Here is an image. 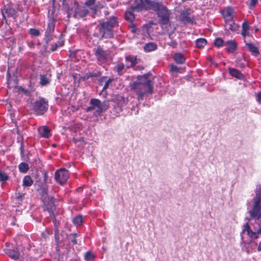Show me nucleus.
I'll list each match as a JSON object with an SVG mask.
<instances>
[{
    "instance_id": "f257e3e1",
    "label": "nucleus",
    "mask_w": 261,
    "mask_h": 261,
    "mask_svg": "<svg viewBox=\"0 0 261 261\" xmlns=\"http://www.w3.org/2000/svg\"><path fill=\"white\" fill-rule=\"evenodd\" d=\"M150 72L138 75L137 80L130 83V90L134 92L139 101L143 100L145 96L153 93L154 83L149 78Z\"/></svg>"
},
{
    "instance_id": "f03ea898",
    "label": "nucleus",
    "mask_w": 261,
    "mask_h": 261,
    "mask_svg": "<svg viewBox=\"0 0 261 261\" xmlns=\"http://www.w3.org/2000/svg\"><path fill=\"white\" fill-rule=\"evenodd\" d=\"M118 25L117 17H111L108 20L100 22L96 28L93 35L99 40L112 38L114 36L113 29Z\"/></svg>"
},
{
    "instance_id": "7ed1b4c3",
    "label": "nucleus",
    "mask_w": 261,
    "mask_h": 261,
    "mask_svg": "<svg viewBox=\"0 0 261 261\" xmlns=\"http://www.w3.org/2000/svg\"><path fill=\"white\" fill-rule=\"evenodd\" d=\"M147 4L151 10L156 13L159 18V23L161 25L168 24L170 21V11L167 7L163 5L161 2H156L152 0H147Z\"/></svg>"
},
{
    "instance_id": "20e7f679",
    "label": "nucleus",
    "mask_w": 261,
    "mask_h": 261,
    "mask_svg": "<svg viewBox=\"0 0 261 261\" xmlns=\"http://www.w3.org/2000/svg\"><path fill=\"white\" fill-rule=\"evenodd\" d=\"M89 105L90 106L86 109V112H93V115L96 117L100 116L109 107L108 101H101L97 98H91Z\"/></svg>"
},
{
    "instance_id": "39448f33",
    "label": "nucleus",
    "mask_w": 261,
    "mask_h": 261,
    "mask_svg": "<svg viewBox=\"0 0 261 261\" xmlns=\"http://www.w3.org/2000/svg\"><path fill=\"white\" fill-rule=\"evenodd\" d=\"M64 8L66 10L68 17L72 15L75 18H83L89 13L88 10L84 6L80 5L75 0L71 2L70 5H68Z\"/></svg>"
},
{
    "instance_id": "423d86ee",
    "label": "nucleus",
    "mask_w": 261,
    "mask_h": 261,
    "mask_svg": "<svg viewBox=\"0 0 261 261\" xmlns=\"http://www.w3.org/2000/svg\"><path fill=\"white\" fill-rule=\"evenodd\" d=\"M253 205L251 210L249 211L250 216V219H254L256 224L261 223L259 218L261 217V189L256 194L253 198Z\"/></svg>"
},
{
    "instance_id": "0eeeda50",
    "label": "nucleus",
    "mask_w": 261,
    "mask_h": 261,
    "mask_svg": "<svg viewBox=\"0 0 261 261\" xmlns=\"http://www.w3.org/2000/svg\"><path fill=\"white\" fill-rule=\"evenodd\" d=\"M258 228L253 227L254 231L252 230L248 222L246 223L243 225V229L241 232V239L243 240V234L246 233L250 239L249 244L253 243L256 245V240L259 238V234L261 233V223L257 224Z\"/></svg>"
},
{
    "instance_id": "6e6552de",
    "label": "nucleus",
    "mask_w": 261,
    "mask_h": 261,
    "mask_svg": "<svg viewBox=\"0 0 261 261\" xmlns=\"http://www.w3.org/2000/svg\"><path fill=\"white\" fill-rule=\"evenodd\" d=\"M48 108V102L44 98L36 100L33 105V109L38 115H43L47 111Z\"/></svg>"
},
{
    "instance_id": "1a4fd4ad",
    "label": "nucleus",
    "mask_w": 261,
    "mask_h": 261,
    "mask_svg": "<svg viewBox=\"0 0 261 261\" xmlns=\"http://www.w3.org/2000/svg\"><path fill=\"white\" fill-rule=\"evenodd\" d=\"M56 22V19H55L53 16L49 17L47 27L45 31L44 37V39L46 44H48V43L54 39L55 36L54 33L55 31Z\"/></svg>"
},
{
    "instance_id": "9d476101",
    "label": "nucleus",
    "mask_w": 261,
    "mask_h": 261,
    "mask_svg": "<svg viewBox=\"0 0 261 261\" xmlns=\"http://www.w3.org/2000/svg\"><path fill=\"white\" fill-rule=\"evenodd\" d=\"M96 57L98 64H101L106 63L108 60V54L100 46H98L93 50Z\"/></svg>"
},
{
    "instance_id": "9b49d317",
    "label": "nucleus",
    "mask_w": 261,
    "mask_h": 261,
    "mask_svg": "<svg viewBox=\"0 0 261 261\" xmlns=\"http://www.w3.org/2000/svg\"><path fill=\"white\" fill-rule=\"evenodd\" d=\"M4 251L10 257L15 260L19 258L20 254L18 249L17 247H13L9 243H6Z\"/></svg>"
},
{
    "instance_id": "f8f14e48",
    "label": "nucleus",
    "mask_w": 261,
    "mask_h": 261,
    "mask_svg": "<svg viewBox=\"0 0 261 261\" xmlns=\"http://www.w3.org/2000/svg\"><path fill=\"white\" fill-rule=\"evenodd\" d=\"M69 172L64 168H61L56 171L55 174V179L59 184H64L69 178Z\"/></svg>"
},
{
    "instance_id": "ddd939ff",
    "label": "nucleus",
    "mask_w": 261,
    "mask_h": 261,
    "mask_svg": "<svg viewBox=\"0 0 261 261\" xmlns=\"http://www.w3.org/2000/svg\"><path fill=\"white\" fill-rule=\"evenodd\" d=\"M42 201L43 202V207L44 211H47L50 216L54 215V212L56 208L54 197L47 198L42 200Z\"/></svg>"
},
{
    "instance_id": "4468645a",
    "label": "nucleus",
    "mask_w": 261,
    "mask_h": 261,
    "mask_svg": "<svg viewBox=\"0 0 261 261\" xmlns=\"http://www.w3.org/2000/svg\"><path fill=\"white\" fill-rule=\"evenodd\" d=\"M17 11L10 6H5L4 8L2 9L3 20L7 23L6 16L15 18L16 16Z\"/></svg>"
},
{
    "instance_id": "2eb2a0df",
    "label": "nucleus",
    "mask_w": 261,
    "mask_h": 261,
    "mask_svg": "<svg viewBox=\"0 0 261 261\" xmlns=\"http://www.w3.org/2000/svg\"><path fill=\"white\" fill-rule=\"evenodd\" d=\"M147 0H136V5L134 6H132L130 9L132 10H135L137 12H140L143 10H151V9H147L149 8L148 4H147Z\"/></svg>"
},
{
    "instance_id": "dca6fc26",
    "label": "nucleus",
    "mask_w": 261,
    "mask_h": 261,
    "mask_svg": "<svg viewBox=\"0 0 261 261\" xmlns=\"http://www.w3.org/2000/svg\"><path fill=\"white\" fill-rule=\"evenodd\" d=\"M191 12V10L190 9H187V10L182 11L180 14V20L185 23H193V18L189 16Z\"/></svg>"
},
{
    "instance_id": "f3484780",
    "label": "nucleus",
    "mask_w": 261,
    "mask_h": 261,
    "mask_svg": "<svg viewBox=\"0 0 261 261\" xmlns=\"http://www.w3.org/2000/svg\"><path fill=\"white\" fill-rule=\"evenodd\" d=\"M244 42L248 50L252 56H257L259 54L258 48L255 44L251 42H248L245 40H244Z\"/></svg>"
},
{
    "instance_id": "a211bd4d",
    "label": "nucleus",
    "mask_w": 261,
    "mask_h": 261,
    "mask_svg": "<svg viewBox=\"0 0 261 261\" xmlns=\"http://www.w3.org/2000/svg\"><path fill=\"white\" fill-rule=\"evenodd\" d=\"M234 9L231 7H227L225 10L223 11L222 15L226 21H230L233 19Z\"/></svg>"
},
{
    "instance_id": "6ab92c4d",
    "label": "nucleus",
    "mask_w": 261,
    "mask_h": 261,
    "mask_svg": "<svg viewBox=\"0 0 261 261\" xmlns=\"http://www.w3.org/2000/svg\"><path fill=\"white\" fill-rule=\"evenodd\" d=\"M51 81L50 75L47 74L40 75L39 84L41 86H46L50 84Z\"/></svg>"
},
{
    "instance_id": "aec40b11",
    "label": "nucleus",
    "mask_w": 261,
    "mask_h": 261,
    "mask_svg": "<svg viewBox=\"0 0 261 261\" xmlns=\"http://www.w3.org/2000/svg\"><path fill=\"white\" fill-rule=\"evenodd\" d=\"M225 45L226 46L227 51L230 53H233L237 48V43L233 40H228L226 41Z\"/></svg>"
},
{
    "instance_id": "412c9836",
    "label": "nucleus",
    "mask_w": 261,
    "mask_h": 261,
    "mask_svg": "<svg viewBox=\"0 0 261 261\" xmlns=\"http://www.w3.org/2000/svg\"><path fill=\"white\" fill-rule=\"evenodd\" d=\"M38 132L41 137L45 138H48L51 136L50 129L46 126L40 127L38 128Z\"/></svg>"
},
{
    "instance_id": "4be33fe9",
    "label": "nucleus",
    "mask_w": 261,
    "mask_h": 261,
    "mask_svg": "<svg viewBox=\"0 0 261 261\" xmlns=\"http://www.w3.org/2000/svg\"><path fill=\"white\" fill-rule=\"evenodd\" d=\"M113 81V79L109 78V79L107 80V77L106 76H103L101 77L98 80V83H99V85H102V83H103V82L105 83V85L103 86V87L102 88V91L107 89L109 88L110 84Z\"/></svg>"
},
{
    "instance_id": "5701e85b",
    "label": "nucleus",
    "mask_w": 261,
    "mask_h": 261,
    "mask_svg": "<svg viewBox=\"0 0 261 261\" xmlns=\"http://www.w3.org/2000/svg\"><path fill=\"white\" fill-rule=\"evenodd\" d=\"M128 101L127 99L122 96H119L117 98V107L120 111L125 108Z\"/></svg>"
},
{
    "instance_id": "b1692460",
    "label": "nucleus",
    "mask_w": 261,
    "mask_h": 261,
    "mask_svg": "<svg viewBox=\"0 0 261 261\" xmlns=\"http://www.w3.org/2000/svg\"><path fill=\"white\" fill-rule=\"evenodd\" d=\"M228 70H229V74L231 76H232L239 80L243 79V78L244 77L243 74L241 72V71L240 70H239L238 69H237L233 68H229Z\"/></svg>"
},
{
    "instance_id": "393cba45",
    "label": "nucleus",
    "mask_w": 261,
    "mask_h": 261,
    "mask_svg": "<svg viewBox=\"0 0 261 261\" xmlns=\"http://www.w3.org/2000/svg\"><path fill=\"white\" fill-rule=\"evenodd\" d=\"M137 57L133 56H127L125 57L126 62H129V65L126 64L125 66L127 69L134 67L137 63Z\"/></svg>"
},
{
    "instance_id": "a878e982",
    "label": "nucleus",
    "mask_w": 261,
    "mask_h": 261,
    "mask_svg": "<svg viewBox=\"0 0 261 261\" xmlns=\"http://www.w3.org/2000/svg\"><path fill=\"white\" fill-rule=\"evenodd\" d=\"M173 59L177 64H182L186 62L185 57L180 53H175L173 56Z\"/></svg>"
},
{
    "instance_id": "bb28decb",
    "label": "nucleus",
    "mask_w": 261,
    "mask_h": 261,
    "mask_svg": "<svg viewBox=\"0 0 261 261\" xmlns=\"http://www.w3.org/2000/svg\"><path fill=\"white\" fill-rule=\"evenodd\" d=\"M143 48L146 52H150L157 49V45L154 42H150L146 43Z\"/></svg>"
},
{
    "instance_id": "cd10ccee",
    "label": "nucleus",
    "mask_w": 261,
    "mask_h": 261,
    "mask_svg": "<svg viewBox=\"0 0 261 261\" xmlns=\"http://www.w3.org/2000/svg\"><path fill=\"white\" fill-rule=\"evenodd\" d=\"M64 44V41L60 38L57 43L50 44L51 47L50 49L51 51H55L58 48L62 47Z\"/></svg>"
},
{
    "instance_id": "c85d7f7f",
    "label": "nucleus",
    "mask_w": 261,
    "mask_h": 261,
    "mask_svg": "<svg viewBox=\"0 0 261 261\" xmlns=\"http://www.w3.org/2000/svg\"><path fill=\"white\" fill-rule=\"evenodd\" d=\"M33 184V180L29 175H25L22 180V186L24 187L31 186Z\"/></svg>"
},
{
    "instance_id": "c756f323",
    "label": "nucleus",
    "mask_w": 261,
    "mask_h": 261,
    "mask_svg": "<svg viewBox=\"0 0 261 261\" xmlns=\"http://www.w3.org/2000/svg\"><path fill=\"white\" fill-rule=\"evenodd\" d=\"M125 65L123 63H120L118 64L114 68V70L119 75H121L124 73Z\"/></svg>"
},
{
    "instance_id": "7c9ffc66",
    "label": "nucleus",
    "mask_w": 261,
    "mask_h": 261,
    "mask_svg": "<svg viewBox=\"0 0 261 261\" xmlns=\"http://www.w3.org/2000/svg\"><path fill=\"white\" fill-rule=\"evenodd\" d=\"M41 195L42 200L53 197V196L48 195V190L47 188L45 187H43L42 188H41Z\"/></svg>"
},
{
    "instance_id": "2f4dec72",
    "label": "nucleus",
    "mask_w": 261,
    "mask_h": 261,
    "mask_svg": "<svg viewBox=\"0 0 261 261\" xmlns=\"http://www.w3.org/2000/svg\"><path fill=\"white\" fill-rule=\"evenodd\" d=\"M125 19L129 22H133L135 19V15L132 11H126L124 14Z\"/></svg>"
},
{
    "instance_id": "473e14b6",
    "label": "nucleus",
    "mask_w": 261,
    "mask_h": 261,
    "mask_svg": "<svg viewBox=\"0 0 261 261\" xmlns=\"http://www.w3.org/2000/svg\"><path fill=\"white\" fill-rule=\"evenodd\" d=\"M77 234L76 233H72L69 234H67V239L69 242H71L73 245L77 244L76 237Z\"/></svg>"
},
{
    "instance_id": "72a5a7b5",
    "label": "nucleus",
    "mask_w": 261,
    "mask_h": 261,
    "mask_svg": "<svg viewBox=\"0 0 261 261\" xmlns=\"http://www.w3.org/2000/svg\"><path fill=\"white\" fill-rule=\"evenodd\" d=\"M18 168L19 171L23 173H27L29 169L28 164L25 162H21L19 164Z\"/></svg>"
},
{
    "instance_id": "f704fd0d",
    "label": "nucleus",
    "mask_w": 261,
    "mask_h": 261,
    "mask_svg": "<svg viewBox=\"0 0 261 261\" xmlns=\"http://www.w3.org/2000/svg\"><path fill=\"white\" fill-rule=\"evenodd\" d=\"M173 33V32L169 33L168 36H169V38L170 39H171V41L169 42H168L167 44L169 46H170V47H171L172 48H176L177 46V42L175 40L173 39V37H172Z\"/></svg>"
},
{
    "instance_id": "c9c22d12",
    "label": "nucleus",
    "mask_w": 261,
    "mask_h": 261,
    "mask_svg": "<svg viewBox=\"0 0 261 261\" xmlns=\"http://www.w3.org/2000/svg\"><path fill=\"white\" fill-rule=\"evenodd\" d=\"M207 43V41L204 38H198L196 40V45L198 48L204 47Z\"/></svg>"
},
{
    "instance_id": "e433bc0d",
    "label": "nucleus",
    "mask_w": 261,
    "mask_h": 261,
    "mask_svg": "<svg viewBox=\"0 0 261 261\" xmlns=\"http://www.w3.org/2000/svg\"><path fill=\"white\" fill-rule=\"evenodd\" d=\"M72 222L75 225L80 226L83 224V217L81 215H78L74 217Z\"/></svg>"
},
{
    "instance_id": "4c0bfd02",
    "label": "nucleus",
    "mask_w": 261,
    "mask_h": 261,
    "mask_svg": "<svg viewBox=\"0 0 261 261\" xmlns=\"http://www.w3.org/2000/svg\"><path fill=\"white\" fill-rule=\"evenodd\" d=\"M95 0H86L85 5L92 10H96L95 6Z\"/></svg>"
},
{
    "instance_id": "58836bf2",
    "label": "nucleus",
    "mask_w": 261,
    "mask_h": 261,
    "mask_svg": "<svg viewBox=\"0 0 261 261\" xmlns=\"http://www.w3.org/2000/svg\"><path fill=\"white\" fill-rule=\"evenodd\" d=\"M95 258L94 255L90 251L86 252L84 258L86 261H92Z\"/></svg>"
},
{
    "instance_id": "ea45409f",
    "label": "nucleus",
    "mask_w": 261,
    "mask_h": 261,
    "mask_svg": "<svg viewBox=\"0 0 261 261\" xmlns=\"http://www.w3.org/2000/svg\"><path fill=\"white\" fill-rule=\"evenodd\" d=\"M29 32L30 34L33 37L39 36L40 35V32L38 29L35 28H31L29 30Z\"/></svg>"
},
{
    "instance_id": "a19ab883",
    "label": "nucleus",
    "mask_w": 261,
    "mask_h": 261,
    "mask_svg": "<svg viewBox=\"0 0 261 261\" xmlns=\"http://www.w3.org/2000/svg\"><path fill=\"white\" fill-rule=\"evenodd\" d=\"M231 23L229 24L228 29L231 30V31L234 32L238 30L239 26L236 24L233 21L232 19L230 20Z\"/></svg>"
},
{
    "instance_id": "79ce46f5",
    "label": "nucleus",
    "mask_w": 261,
    "mask_h": 261,
    "mask_svg": "<svg viewBox=\"0 0 261 261\" xmlns=\"http://www.w3.org/2000/svg\"><path fill=\"white\" fill-rule=\"evenodd\" d=\"M223 40L221 38H217L214 40V44L216 46L220 47L223 44Z\"/></svg>"
},
{
    "instance_id": "37998d69",
    "label": "nucleus",
    "mask_w": 261,
    "mask_h": 261,
    "mask_svg": "<svg viewBox=\"0 0 261 261\" xmlns=\"http://www.w3.org/2000/svg\"><path fill=\"white\" fill-rule=\"evenodd\" d=\"M55 238L56 242L57 244H59L61 242V240L59 236V230L58 228L55 229Z\"/></svg>"
},
{
    "instance_id": "c03bdc74",
    "label": "nucleus",
    "mask_w": 261,
    "mask_h": 261,
    "mask_svg": "<svg viewBox=\"0 0 261 261\" xmlns=\"http://www.w3.org/2000/svg\"><path fill=\"white\" fill-rule=\"evenodd\" d=\"M9 179V176L5 173L3 172L0 170V181L5 182L8 180Z\"/></svg>"
},
{
    "instance_id": "a18cd8bd",
    "label": "nucleus",
    "mask_w": 261,
    "mask_h": 261,
    "mask_svg": "<svg viewBox=\"0 0 261 261\" xmlns=\"http://www.w3.org/2000/svg\"><path fill=\"white\" fill-rule=\"evenodd\" d=\"M90 78V72H87L83 75H81L79 77V81L80 82H84Z\"/></svg>"
},
{
    "instance_id": "49530a36",
    "label": "nucleus",
    "mask_w": 261,
    "mask_h": 261,
    "mask_svg": "<svg viewBox=\"0 0 261 261\" xmlns=\"http://www.w3.org/2000/svg\"><path fill=\"white\" fill-rule=\"evenodd\" d=\"M72 141L75 144H76V143H77L78 142H80L81 143V145L82 146H83V145H84L85 144V142L84 138H83V137L80 138V139L73 138L72 139Z\"/></svg>"
},
{
    "instance_id": "de8ad7c7",
    "label": "nucleus",
    "mask_w": 261,
    "mask_h": 261,
    "mask_svg": "<svg viewBox=\"0 0 261 261\" xmlns=\"http://www.w3.org/2000/svg\"><path fill=\"white\" fill-rule=\"evenodd\" d=\"M170 71L171 72H178L179 68L177 66L174 65L173 64H171Z\"/></svg>"
},
{
    "instance_id": "09e8293b",
    "label": "nucleus",
    "mask_w": 261,
    "mask_h": 261,
    "mask_svg": "<svg viewBox=\"0 0 261 261\" xmlns=\"http://www.w3.org/2000/svg\"><path fill=\"white\" fill-rule=\"evenodd\" d=\"M242 31H248L249 29V25L247 21H245L242 23Z\"/></svg>"
},
{
    "instance_id": "8fccbe9b",
    "label": "nucleus",
    "mask_w": 261,
    "mask_h": 261,
    "mask_svg": "<svg viewBox=\"0 0 261 261\" xmlns=\"http://www.w3.org/2000/svg\"><path fill=\"white\" fill-rule=\"evenodd\" d=\"M24 194L18 192L16 195V199L19 201H22L23 199Z\"/></svg>"
},
{
    "instance_id": "3c124183",
    "label": "nucleus",
    "mask_w": 261,
    "mask_h": 261,
    "mask_svg": "<svg viewBox=\"0 0 261 261\" xmlns=\"http://www.w3.org/2000/svg\"><path fill=\"white\" fill-rule=\"evenodd\" d=\"M101 75V73L99 71L94 72V73H91L90 72V77H99Z\"/></svg>"
},
{
    "instance_id": "603ef678",
    "label": "nucleus",
    "mask_w": 261,
    "mask_h": 261,
    "mask_svg": "<svg viewBox=\"0 0 261 261\" xmlns=\"http://www.w3.org/2000/svg\"><path fill=\"white\" fill-rule=\"evenodd\" d=\"M257 3V0H251L249 7L250 9L255 7Z\"/></svg>"
},
{
    "instance_id": "864d4df0",
    "label": "nucleus",
    "mask_w": 261,
    "mask_h": 261,
    "mask_svg": "<svg viewBox=\"0 0 261 261\" xmlns=\"http://www.w3.org/2000/svg\"><path fill=\"white\" fill-rule=\"evenodd\" d=\"M256 100L260 104H261V91L258 92L256 95Z\"/></svg>"
},
{
    "instance_id": "5fc2aeb1",
    "label": "nucleus",
    "mask_w": 261,
    "mask_h": 261,
    "mask_svg": "<svg viewBox=\"0 0 261 261\" xmlns=\"http://www.w3.org/2000/svg\"><path fill=\"white\" fill-rule=\"evenodd\" d=\"M241 35L245 38L246 36H249L250 35L248 31H242Z\"/></svg>"
},
{
    "instance_id": "6e6d98bb",
    "label": "nucleus",
    "mask_w": 261,
    "mask_h": 261,
    "mask_svg": "<svg viewBox=\"0 0 261 261\" xmlns=\"http://www.w3.org/2000/svg\"><path fill=\"white\" fill-rule=\"evenodd\" d=\"M28 45L31 47V48H33L34 47V45H35V43L33 41H29V42H28Z\"/></svg>"
},
{
    "instance_id": "4d7b16f0",
    "label": "nucleus",
    "mask_w": 261,
    "mask_h": 261,
    "mask_svg": "<svg viewBox=\"0 0 261 261\" xmlns=\"http://www.w3.org/2000/svg\"><path fill=\"white\" fill-rule=\"evenodd\" d=\"M136 31H137V28L134 24H132V32L135 33V32H136Z\"/></svg>"
},
{
    "instance_id": "13d9d810",
    "label": "nucleus",
    "mask_w": 261,
    "mask_h": 261,
    "mask_svg": "<svg viewBox=\"0 0 261 261\" xmlns=\"http://www.w3.org/2000/svg\"><path fill=\"white\" fill-rule=\"evenodd\" d=\"M20 151H21V153L22 154L23 152V142H21V143Z\"/></svg>"
},
{
    "instance_id": "bf43d9fd",
    "label": "nucleus",
    "mask_w": 261,
    "mask_h": 261,
    "mask_svg": "<svg viewBox=\"0 0 261 261\" xmlns=\"http://www.w3.org/2000/svg\"><path fill=\"white\" fill-rule=\"evenodd\" d=\"M66 0H62V4L63 7L65 8L66 7L68 4L66 2Z\"/></svg>"
},
{
    "instance_id": "052dcab7",
    "label": "nucleus",
    "mask_w": 261,
    "mask_h": 261,
    "mask_svg": "<svg viewBox=\"0 0 261 261\" xmlns=\"http://www.w3.org/2000/svg\"><path fill=\"white\" fill-rule=\"evenodd\" d=\"M257 250L258 252L261 251V241L259 243Z\"/></svg>"
},
{
    "instance_id": "680f3d73",
    "label": "nucleus",
    "mask_w": 261,
    "mask_h": 261,
    "mask_svg": "<svg viewBox=\"0 0 261 261\" xmlns=\"http://www.w3.org/2000/svg\"><path fill=\"white\" fill-rule=\"evenodd\" d=\"M10 77V74L9 72L7 71V82H9V78Z\"/></svg>"
},
{
    "instance_id": "e2e57ef3",
    "label": "nucleus",
    "mask_w": 261,
    "mask_h": 261,
    "mask_svg": "<svg viewBox=\"0 0 261 261\" xmlns=\"http://www.w3.org/2000/svg\"><path fill=\"white\" fill-rule=\"evenodd\" d=\"M139 69V70H141L142 69H143V67L142 66H138L136 67V68H135V69Z\"/></svg>"
},
{
    "instance_id": "0e129e2a",
    "label": "nucleus",
    "mask_w": 261,
    "mask_h": 261,
    "mask_svg": "<svg viewBox=\"0 0 261 261\" xmlns=\"http://www.w3.org/2000/svg\"><path fill=\"white\" fill-rule=\"evenodd\" d=\"M169 93H170V94H174V93H175V92H174V91H171V92H169Z\"/></svg>"
},
{
    "instance_id": "69168bd1",
    "label": "nucleus",
    "mask_w": 261,
    "mask_h": 261,
    "mask_svg": "<svg viewBox=\"0 0 261 261\" xmlns=\"http://www.w3.org/2000/svg\"><path fill=\"white\" fill-rule=\"evenodd\" d=\"M74 132H76V127H74Z\"/></svg>"
},
{
    "instance_id": "338daca9",
    "label": "nucleus",
    "mask_w": 261,
    "mask_h": 261,
    "mask_svg": "<svg viewBox=\"0 0 261 261\" xmlns=\"http://www.w3.org/2000/svg\"><path fill=\"white\" fill-rule=\"evenodd\" d=\"M126 64L129 65V62H126Z\"/></svg>"
},
{
    "instance_id": "774afa93",
    "label": "nucleus",
    "mask_w": 261,
    "mask_h": 261,
    "mask_svg": "<svg viewBox=\"0 0 261 261\" xmlns=\"http://www.w3.org/2000/svg\"><path fill=\"white\" fill-rule=\"evenodd\" d=\"M53 146L55 147V146H56V145L54 144V145H53Z\"/></svg>"
}]
</instances>
